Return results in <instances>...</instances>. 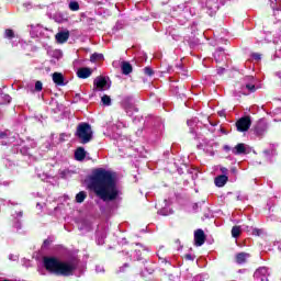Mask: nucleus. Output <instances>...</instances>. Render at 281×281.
Instances as JSON below:
<instances>
[{
	"mask_svg": "<svg viewBox=\"0 0 281 281\" xmlns=\"http://www.w3.org/2000/svg\"><path fill=\"white\" fill-rule=\"evenodd\" d=\"M90 189L102 201H115L121 194L117 186V175L104 168H98L90 178Z\"/></svg>",
	"mask_w": 281,
	"mask_h": 281,
	"instance_id": "f257e3e1",
	"label": "nucleus"
},
{
	"mask_svg": "<svg viewBox=\"0 0 281 281\" xmlns=\"http://www.w3.org/2000/svg\"><path fill=\"white\" fill-rule=\"evenodd\" d=\"M43 267L55 276H71L76 271V261H60L54 257H44Z\"/></svg>",
	"mask_w": 281,
	"mask_h": 281,
	"instance_id": "f03ea898",
	"label": "nucleus"
},
{
	"mask_svg": "<svg viewBox=\"0 0 281 281\" xmlns=\"http://www.w3.org/2000/svg\"><path fill=\"white\" fill-rule=\"evenodd\" d=\"M76 135L81 144H89L93 139V130L89 123H81L77 127Z\"/></svg>",
	"mask_w": 281,
	"mask_h": 281,
	"instance_id": "7ed1b4c3",
	"label": "nucleus"
},
{
	"mask_svg": "<svg viewBox=\"0 0 281 281\" xmlns=\"http://www.w3.org/2000/svg\"><path fill=\"white\" fill-rule=\"evenodd\" d=\"M203 5L209 13V16H214L216 12H218V8L221 7V3L218 0H204Z\"/></svg>",
	"mask_w": 281,
	"mask_h": 281,
	"instance_id": "20e7f679",
	"label": "nucleus"
},
{
	"mask_svg": "<svg viewBox=\"0 0 281 281\" xmlns=\"http://www.w3.org/2000/svg\"><path fill=\"white\" fill-rule=\"evenodd\" d=\"M236 128L239 133H247L251 128V117L244 116L236 122Z\"/></svg>",
	"mask_w": 281,
	"mask_h": 281,
	"instance_id": "39448f33",
	"label": "nucleus"
},
{
	"mask_svg": "<svg viewBox=\"0 0 281 281\" xmlns=\"http://www.w3.org/2000/svg\"><path fill=\"white\" fill-rule=\"evenodd\" d=\"M255 281H269V269L267 267H260L254 273Z\"/></svg>",
	"mask_w": 281,
	"mask_h": 281,
	"instance_id": "423d86ee",
	"label": "nucleus"
},
{
	"mask_svg": "<svg viewBox=\"0 0 281 281\" xmlns=\"http://www.w3.org/2000/svg\"><path fill=\"white\" fill-rule=\"evenodd\" d=\"M94 87L98 91H106L108 89H111V83H109V80L105 77H97L94 79Z\"/></svg>",
	"mask_w": 281,
	"mask_h": 281,
	"instance_id": "0eeeda50",
	"label": "nucleus"
},
{
	"mask_svg": "<svg viewBox=\"0 0 281 281\" xmlns=\"http://www.w3.org/2000/svg\"><path fill=\"white\" fill-rule=\"evenodd\" d=\"M232 153L233 155H249V153H251V148L244 143H239L232 148Z\"/></svg>",
	"mask_w": 281,
	"mask_h": 281,
	"instance_id": "6e6552de",
	"label": "nucleus"
},
{
	"mask_svg": "<svg viewBox=\"0 0 281 281\" xmlns=\"http://www.w3.org/2000/svg\"><path fill=\"white\" fill-rule=\"evenodd\" d=\"M194 243L195 247H202L205 244V233L203 229H198L194 232Z\"/></svg>",
	"mask_w": 281,
	"mask_h": 281,
	"instance_id": "1a4fd4ad",
	"label": "nucleus"
},
{
	"mask_svg": "<svg viewBox=\"0 0 281 281\" xmlns=\"http://www.w3.org/2000/svg\"><path fill=\"white\" fill-rule=\"evenodd\" d=\"M45 32H47V29L43 27V25L41 24L32 26L31 29L32 36H36V37L45 35Z\"/></svg>",
	"mask_w": 281,
	"mask_h": 281,
	"instance_id": "9d476101",
	"label": "nucleus"
},
{
	"mask_svg": "<svg viewBox=\"0 0 281 281\" xmlns=\"http://www.w3.org/2000/svg\"><path fill=\"white\" fill-rule=\"evenodd\" d=\"M246 81V89L250 92V93H255L256 91V78L248 76L245 78Z\"/></svg>",
	"mask_w": 281,
	"mask_h": 281,
	"instance_id": "9b49d317",
	"label": "nucleus"
},
{
	"mask_svg": "<svg viewBox=\"0 0 281 281\" xmlns=\"http://www.w3.org/2000/svg\"><path fill=\"white\" fill-rule=\"evenodd\" d=\"M91 74H93V70L91 68H79L77 71L78 78H81L82 80L90 78Z\"/></svg>",
	"mask_w": 281,
	"mask_h": 281,
	"instance_id": "f8f14e48",
	"label": "nucleus"
},
{
	"mask_svg": "<svg viewBox=\"0 0 281 281\" xmlns=\"http://www.w3.org/2000/svg\"><path fill=\"white\" fill-rule=\"evenodd\" d=\"M255 133L258 136L265 135V133H267V123L265 121H259L255 126Z\"/></svg>",
	"mask_w": 281,
	"mask_h": 281,
	"instance_id": "ddd939ff",
	"label": "nucleus"
},
{
	"mask_svg": "<svg viewBox=\"0 0 281 281\" xmlns=\"http://www.w3.org/2000/svg\"><path fill=\"white\" fill-rule=\"evenodd\" d=\"M57 43H67L69 41V31H61L55 35Z\"/></svg>",
	"mask_w": 281,
	"mask_h": 281,
	"instance_id": "4468645a",
	"label": "nucleus"
},
{
	"mask_svg": "<svg viewBox=\"0 0 281 281\" xmlns=\"http://www.w3.org/2000/svg\"><path fill=\"white\" fill-rule=\"evenodd\" d=\"M53 82L55 85H58V87H65V77L60 72H54L53 74Z\"/></svg>",
	"mask_w": 281,
	"mask_h": 281,
	"instance_id": "2eb2a0df",
	"label": "nucleus"
},
{
	"mask_svg": "<svg viewBox=\"0 0 281 281\" xmlns=\"http://www.w3.org/2000/svg\"><path fill=\"white\" fill-rule=\"evenodd\" d=\"M228 177L225 175L217 176L214 180V183L217 188H223L228 181Z\"/></svg>",
	"mask_w": 281,
	"mask_h": 281,
	"instance_id": "dca6fc26",
	"label": "nucleus"
},
{
	"mask_svg": "<svg viewBox=\"0 0 281 281\" xmlns=\"http://www.w3.org/2000/svg\"><path fill=\"white\" fill-rule=\"evenodd\" d=\"M235 260L237 265H245L247 260H249V254L247 252H239L236 255Z\"/></svg>",
	"mask_w": 281,
	"mask_h": 281,
	"instance_id": "f3484780",
	"label": "nucleus"
},
{
	"mask_svg": "<svg viewBox=\"0 0 281 281\" xmlns=\"http://www.w3.org/2000/svg\"><path fill=\"white\" fill-rule=\"evenodd\" d=\"M48 56H50V58H55L56 60H60V58H63V50L60 49H48L47 50Z\"/></svg>",
	"mask_w": 281,
	"mask_h": 281,
	"instance_id": "a211bd4d",
	"label": "nucleus"
},
{
	"mask_svg": "<svg viewBox=\"0 0 281 281\" xmlns=\"http://www.w3.org/2000/svg\"><path fill=\"white\" fill-rule=\"evenodd\" d=\"M85 157H87V151H85V148H77V150L75 151V158L77 159V161H83Z\"/></svg>",
	"mask_w": 281,
	"mask_h": 281,
	"instance_id": "6ab92c4d",
	"label": "nucleus"
},
{
	"mask_svg": "<svg viewBox=\"0 0 281 281\" xmlns=\"http://www.w3.org/2000/svg\"><path fill=\"white\" fill-rule=\"evenodd\" d=\"M133 71V66H131L127 61L122 64V72L124 76H128Z\"/></svg>",
	"mask_w": 281,
	"mask_h": 281,
	"instance_id": "aec40b11",
	"label": "nucleus"
},
{
	"mask_svg": "<svg viewBox=\"0 0 281 281\" xmlns=\"http://www.w3.org/2000/svg\"><path fill=\"white\" fill-rule=\"evenodd\" d=\"M213 56H214L216 63H221V60H223V58H225V52L220 48L214 53Z\"/></svg>",
	"mask_w": 281,
	"mask_h": 281,
	"instance_id": "412c9836",
	"label": "nucleus"
},
{
	"mask_svg": "<svg viewBox=\"0 0 281 281\" xmlns=\"http://www.w3.org/2000/svg\"><path fill=\"white\" fill-rule=\"evenodd\" d=\"M12 102V97L10 94L2 93L0 95V104H10Z\"/></svg>",
	"mask_w": 281,
	"mask_h": 281,
	"instance_id": "4be33fe9",
	"label": "nucleus"
},
{
	"mask_svg": "<svg viewBox=\"0 0 281 281\" xmlns=\"http://www.w3.org/2000/svg\"><path fill=\"white\" fill-rule=\"evenodd\" d=\"M98 60H104V55H102L100 53H94L90 56L91 63H98Z\"/></svg>",
	"mask_w": 281,
	"mask_h": 281,
	"instance_id": "5701e85b",
	"label": "nucleus"
},
{
	"mask_svg": "<svg viewBox=\"0 0 281 281\" xmlns=\"http://www.w3.org/2000/svg\"><path fill=\"white\" fill-rule=\"evenodd\" d=\"M68 8L71 10V12H78V10H80V4L78 1H70Z\"/></svg>",
	"mask_w": 281,
	"mask_h": 281,
	"instance_id": "b1692460",
	"label": "nucleus"
},
{
	"mask_svg": "<svg viewBox=\"0 0 281 281\" xmlns=\"http://www.w3.org/2000/svg\"><path fill=\"white\" fill-rule=\"evenodd\" d=\"M85 199H87V192L80 191L79 193H77V195H76L77 203H83Z\"/></svg>",
	"mask_w": 281,
	"mask_h": 281,
	"instance_id": "393cba45",
	"label": "nucleus"
},
{
	"mask_svg": "<svg viewBox=\"0 0 281 281\" xmlns=\"http://www.w3.org/2000/svg\"><path fill=\"white\" fill-rule=\"evenodd\" d=\"M158 214H160L161 216H170V214H172V210L164 207L158 211Z\"/></svg>",
	"mask_w": 281,
	"mask_h": 281,
	"instance_id": "a878e982",
	"label": "nucleus"
},
{
	"mask_svg": "<svg viewBox=\"0 0 281 281\" xmlns=\"http://www.w3.org/2000/svg\"><path fill=\"white\" fill-rule=\"evenodd\" d=\"M232 236L233 238H238V236H240V226H234L232 228Z\"/></svg>",
	"mask_w": 281,
	"mask_h": 281,
	"instance_id": "bb28decb",
	"label": "nucleus"
},
{
	"mask_svg": "<svg viewBox=\"0 0 281 281\" xmlns=\"http://www.w3.org/2000/svg\"><path fill=\"white\" fill-rule=\"evenodd\" d=\"M55 21H56L57 23H66L67 18L63 16V13H57V14L55 15Z\"/></svg>",
	"mask_w": 281,
	"mask_h": 281,
	"instance_id": "cd10ccee",
	"label": "nucleus"
},
{
	"mask_svg": "<svg viewBox=\"0 0 281 281\" xmlns=\"http://www.w3.org/2000/svg\"><path fill=\"white\" fill-rule=\"evenodd\" d=\"M102 104H104L105 106H111V97L104 94L101 98Z\"/></svg>",
	"mask_w": 281,
	"mask_h": 281,
	"instance_id": "c85d7f7f",
	"label": "nucleus"
},
{
	"mask_svg": "<svg viewBox=\"0 0 281 281\" xmlns=\"http://www.w3.org/2000/svg\"><path fill=\"white\" fill-rule=\"evenodd\" d=\"M4 38H14V31L7 29L4 31Z\"/></svg>",
	"mask_w": 281,
	"mask_h": 281,
	"instance_id": "c756f323",
	"label": "nucleus"
},
{
	"mask_svg": "<svg viewBox=\"0 0 281 281\" xmlns=\"http://www.w3.org/2000/svg\"><path fill=\"white\" fill-rule=\"evenodd\" d=\"M144 74H145L146 76H153V74H155V72L153 71V68H150V67H145V68H144Z\"/></svg>",
	"mask_w": 281,
	"mask_h": 281,
	"instance_id": "7c9ffc66",
	"label": "nucleus"
},
{
	"mask_svg": "<svg viewBox=\"0 0 281 281\" xmlns=\"http://www.w3.org/2000/svg\"><path fill=\"white\" fill-rule=\"evenodd\" d=\"M35 91H43V82L41 81L35 82Z\"/></svg>",
	"mask_w": 281,
	"mask_h": 281,
	"instance_id": "2f4dec72",
	"label": "nucleus"
},
{
	"mask_svg": "<svg viewBox=\"0 0 281 281\" xmlns=\"http://www.w3.org/2000/svg\"><path fill=\"white\" fill-rule=\"evenodd\" d=\"M251 58H254V60H261L262 55H260V53H252Z\"/></svg>",
	"mask_w": 281,
	"mask_h": 281,
	"instance_id": "473e14b6",
	"label": "nucleus"
},
{
	"mask_svg": "<svg viewBox=\"0 0 281 281\" xmlns=\"http://www.w3.org/2000/svg\"><path fill=\"white\" fill-rule=\"evenodd\" d=\"M95 271H97V273H104V267H102V266H97V267H95Z\"/></svg>",
	"mask_w": 281,
	"mask_h": 281,
	"instance_id": "72a5a7b5",
	"label": "nucleus"
},
{
	"mask_svg": "<svg viewBox=\"0 0 281 281\" xmlns=\"http://www.w3.org/2000/svg\"><path fill=\"white\" fill-rule=\"evenodd\" d=\"M252 234H254V236H260V234H262V231H260L258 228H254Z\"/></svg>",
	"mask_w": 281,
	"mask_h": 281,
	"instance_id": "f704fd0d",
	"label": "nucleus"
},
{
	"mask_svg": "<svg viewBox=\"0 0 281 281\" xmlns=\"http://www.w3.org/2000/svg\"><path fill=\"white\" fill-rule=\"evenodd\" d=\"M188 126H194L196 124V119L187 121Z\"/></svg>",
	"mask_w": 281,
	"mask_h": 281,
	"instance_id": "c9c22d12",
	"label": "nucleus"
},
{
	"mask_svg": "<svg viewBox=\"0 0 281 281\" xmlns=\"http://www.w3.org/2000/svg\"><path fill=\"white\" fill-rule=\"evenodd\" d=\"M24 8H25V10H32V3L31 2H25Z\"/></svg>",
	"mask_w": 281,
	"mask_h": 281,
	"instance_id": "e433bc0d",
	"label": "nucleus"
},
{
	"mask_svg": "<svg viewBox=\"0 0 281 281\" xmlns=\"http://www.w3.org/2000/svg\"><path fill=\"white\" fill-rule=\"evenodd\" d=\"M220 170H221V172H222L223 175H225V176L227 175V168L221 167Z\"/></svg>",
	"mask_w": 281,
	"mask_h": 281,
	"instance_id": "4c0bfd02",
	"label": "nucleus"
},
{
	"mask_svg": "<svg viewBox=\"0 0 281 281\" xmlns=\"http://www.w3.org/2000/svg\"><path fill=\"white\" fill-rule=\"evenodd\" d=\"M224 150H226V153H229V150H232V147H229V145H225Z\"/></svg>",
	"mask_w": 281,
	"mask_h": 281,
	"instance_id": "58836bf2",
	"label": "nucleus"
},
{
	"mask_svg": "<svg viewBox=\"0 0 281 281\" xmlns=\"http://www.w3.org/2000/svg\"><path fill=\"white\" fill-rule=\"evenodd\" d=\"M19 257L14 256V255H10L9 256V260H18Z\"/></svg>",
	"mask_w": 281,
	"mask_h": 281,
	"instance_id": "ea45409f",
	"label": "nucleus"
},
{
	"mask_svg": "<svg viewBox=\"0 0 281 281\" xmlns=\"http://www.w3.org/2000/svg\"><path fill=\"white\" fill-rule=\"evenodd\" d=\"M83 225H86L87 232H91V225H89V224H87V223H85Z\"/></svg>",
	"mask_w": 281,
	"mask_h": 281,
	"instance_id": "a19ab883",
	"label": "nucleus"
},
{
	"mask_svg": "<svg viewBox=\"0 0 281 281\" xmlns=\"http://www.w3.org/2000/svg\"><path fill=\"white\" fill-rule=\"evenodd\" d=\"M16 229H21V222L15 223Z\"/></svg>",
	"mask_w": 281,
	"mask_h": 281,
	"instance_id": "79ce46f5",
	"label": "nucleus"
},
{
	"mask_svg": "<svg viewBox=\"0 0 281 281\" xmlns=\"http://www.w3.org/2000/svg\"><path fill=\"white\" fill-rule=\"evenodd\" d=\"M225 71V68L217 69V74H223Z\"/></svg>",
	"mask_w": 281,
	"mask_h": 281,
	"instance_id": "37998d69",
	"label": "nucleus"
},
{
	"mask_svg": "<svg viewBox=\"0 0 281 281\" xmlns=\"http://www.w3.org/2000/svg\"><path fill=\"white\" fill-rule=\"evenodd\" d=\"M38 273H40L41 276H45V271H44L43 269H38Z\"/></svg>",
	"mask_w": 281,
	"mask_h": 281,
	"instance_id": "c03bdc74",
	"label": "nucleus"
},
{
	"mask_svg": "<svg viewBox=\"0 0 281 281\" xmlns=\"http://www.w3.org/2000/svg\"><path fill=\"white\" fill-rule=\"evenodd\" d=\"M193 210H199V203L193 204Z\"/></svg>",
	"mask_w": 281,
	"mask_h": 281,
	"instance_id": "a18cd8bd",
	"label": "nucleus"
},
{
	"mask_svg": "<svg viewBox=\"0 0 281 281\" xmlns=\"http://www.w3.org/2000/svg\"><path fill=\"white\" fill-rule=\"evenodd\" d=\"M98 245H104V241L102 239H98Z\"/></svg>",
	"mask_w": 281,
	"mask_h": 281,
	"instance_id": "49530a36",
	"label": "nucleus"
},
{
	"mask_svg": "<svg viewBox=\"0 0 281 281\" xmlns=\"http://www.w3.org/2000/svg\"><path fill=\"white\" fill-rule=\"evenodd\" d=\"M3 137H5L4 133H0V139H3Z\"/></svg>",
	"mask_w": 281,
	"mask_h": 281,
	"instance_id": "de8ad7c7",
	"label": "nucleus"
},
{
	"mask_svg": "<svg viewBox=\"0 0 281 281\" xmlns=\"http://www.w3.org/2000/svg\"><path fill=\"white\" fill-rule=\"evenodd\" d=\"M195 139H201V134H195Z\"/></svg>",
	"mask_w": 281,
	"mask_h": 281,
	"instance_id": "09e8293b",
	"label": "nucleus"
},
{
	"mask_svg": "<svg viewBox=\"0 0 281 281\" xmlns=\"http://www.w3.org/2000/svg\"><path fill=\"white\" fill-rule=\"evenodd\" d=\"M187 260H192V255H187Z\"/></svg>",
	"mask_w": 281,
	"mask_h": 281,
	"instance_id": "8fccbe9b",
	"label": "nucleus"
},
{
	"mask_svg": "<svg viewBox=\"0 0 281 281\" xmlns=\"http://www.w3.org/2000/svg\"><path fill=\"white\" fill-rule=\"evenodd\" d=\"M21 216H23V212L18 213V217L21 218Z\"/></svg>",
	"mask_w": 281,
	"mask_h": 281,
	"instance_id": "3c124183",
	"label": "nucleus"
},
{
	"mask_svg": "<svg viewBox=\"0 0 281 281\" xmlns=\"http://www.w3.org/2000/svg\"><path fill=\"white\" fill-rule=\"evenodd\" d=\"M44 245H49V241L48 240H44Z\"/></svg>",
	"mask_w": 281,
	"mask_h": 281,
	"instance_id": "603ef678",
	"label": "nucleus"
},
{
	"mask_svg": "<svg viewBox=\"0 0 281 281\" xmlns=\"http://www.w3.org/2000/svg\"><path fill=\"white\" fill-rule=\"evenodd\" d=\"M220 115L223 116V115H224V112H220Z\"/></svg>",
	"mask_w": 281,
	"mask_h": 281,
	"instance_id": "864d4df0",
	"label": "nucleus"
},
{
	"mask_svg": "<svg viewBox=\"0 0 281 281\" xmlns=\"http://www.w3.org/2000/svg\"><path fill=\"white\" fill-rule=\"evenodd\" d=\"M80 229H85V226H81Z\"/></svg>",
	"mask_w": 281,
	"mask_h": 281,
	"instance_id": "5fc2aeb1",
	"label": "nucleus"
},
{
	"mask_svg": "<svg viewBox=\"0 0 281 281\" xmlns=\"http://www.w3.org/2000/svg\"><path fill=\"white\" fill-rule=\"evenodd\" d=\"M233 172H236V169H233Z\"/></svg>",
	"mask_w": 281,
	"mask_h": 281,
	"instance_id": "6e6d98bb",
	"label": "nucleus"
},
{
	"mask_svg": "<svg viewBox=\"0 0 281 281\" xmlns=\"http://www.w3.org/2000/svg\"><path fill=\"white\" fill-rule=\"evenodd\" d=\"M124 267H128V265L125 263Z\"/></svg>",
	"mask_w": 281,
	"mask_h": 281,
	"instance_id": "4d7b16f0",
	"label": "nucleus"
}]
</instances>
